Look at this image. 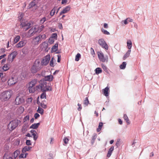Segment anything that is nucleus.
Listing matches in <instances>:
<instances>
[{
    "instance_id": "nucleus-1",
    "label": "nucleus",
    "mask_w": 159,
    "mask_h": 159,
    "mask_svg": "<svg viewBox=\"0 0 159 159\" xmlns=\"http://www.w3.org/2000/svg\"><path fill=\"white\" fill-rule=\"evenodd\" d=\"M42 67L40 61L39 60L37 59L32 66L30 71L32 73H35L39 71Z\"/></svg>"
},
{
    "instance_id": "nucleus-2",
    "label": "nucleus",
    "mask_w": 159,
    "mask_h": 159,
    "mask_svg": "<svg viewBox=\"0 0 159 159\" xmlns=\"http://www.w3.org/2000/svg\"><path fill=\"white\" fill-rule=\"evenodd\" d=\"M12 95V92L9 90L2 92L0 95V98L2 101H5L8 100Z\"/></svg>"
},
{
    "instance_id": "nucleus-3",
    "label": "nucleus",
    "mask_w": 159,
    "mask_h": 159,
    "mask_svg": "<svg viewBox=\"0 0 159 159\" xmlns=\"http://www.w3.org/2000/svg\"><path fill=\"white\" fill-rule=\"evenodd\" d=\"M47 83L45 81L41 82L39 85L36 86V88L38 90L44 92L52 91V88L49 86H47Z\"/></svg>"
},
{
    "instance_id": "nucleus-4",
    "label": "nucleus",
    "mask_w": 159,
    "mask_h": 159,
    "mask_svg": "<svg viewBox=\"0 0 159 159\" xmlns=\"http://www.w3.org/2000/svg\"><path fill=\"white\" fill-rule=\"evenodd\" d=\"M37 84V80L34 79L32 80L27 85L29 92L30 93H34L37 90L36 86L35 87V85Z\"/></svg>"
},
{
    "instance_id": "nucleus-5",
    "label": "nucleus",
    "mask_w": 159,
    "mask_h": 159,
    "mask_svg": "<svg viewBox=\"0 0 159 159\" xmlns=\"http://www.w3.org/2000/svg\"><path fill=\"white\" fill-rule=\"evenodd\" d=\"M20 121L19 120H14L10 122L8 125V128L10 131L15 129L20 123Z\"/></svg>"
},
{
    "instance_id": "nucleus-6",
    "label": "nucleus",
    "mask_w": 159,
    "mask_h": 159,
    "mask_svg": "<svg viewBox=\"0 0 159 159\" xmlns=\"http://www.w3.org/2000/svg\"><path fill=\"white\" fill-rule=\"evenodd\" d=\"M46 38V36L45 34H40L33 38L32 43L34 45H38L41 42L42 40H44Z\"/></svg>"
},
{
    "instance_id": "nucleus-7",
    "label": "nucleus",
    "mask_w": 159,
    "mask_h": 159,
    "mask_svg": "<svg viewBox=\"0 0 159 159\" xmlns=\"http://www.w3.org/2000/svg\"><path fill=\"white\" fill-rule=\"evenodd\" d=\"M25 102V99L24 97L20 93L18 94L16 98L15 104L16 105H20L24 103Z\"/></svg>"
},
{
    "instance_id": "nucleus-8",
    "label": "nucleus",
    "mask_w": 159,
    "mask_h": 159,
    "mask_svg": "<svg viewBox=\"0 0 159 159\" xmlns=\"http://www.w3.org/2000/svg\"><path fill=\"white\" fill-rule=\"evenodd\" d=\"M32 147L26 146L23 148L22 150V153L20 155L19 157L20 158H25L26 157L28 153L26 152L29 151L31 149Z\"/></svg>"
},
{
    "instance_id": "nucleus-9",
    "label": "nucleus",
    "mask_w": 159,
    "mask_h": 159,
    "mask_svg": "<svg viewBox=\"0 0 159 159\" xmlns=\"http://www.w3.org/2000/svg\"><path fill=\"white\" fill-rule=\"evenodd\" d=\"M18 78L16 76L14 75L8 80L7 82L8 84L10 86L16 84L18 81Z\"/></svg>"
},
{
    "instance_id": "nucleus-10",
    "label": "nucleus",
    "mask_w": 159,
    "mask_h": 159,
    "mask_svg": "<svg viewBox=\"0 0 159 159\" xmlns=\"http://www.w3.org/2000/svg\"><path fill=\"white\" fill-rule=\"evenodd\" d=\"M37 32L38 30H37L36 27H33L29 30L25 36L27 38H30L34 35Z\"/></svg>"
},
{
    "instance_id": "nucleus-11",
    "label": "nucleus",
    "mask_w": 159,
    "mask_h": 159,
    "mask_svg": "<svg viewBox=\"0 0 159 159\" xmlns=\"http://www.w3.org/2000/svg\"><path fill=\"white\" fill-rule=\"evenodd\" d=\"M17 54V52L16 51H14L10 54L8 56L7 59L8 62L10 63L12 62Z\"/></svg>"
},
{
    "instance_id": "nucleus-12",
    "label": "nucleus",
    "mask_w": 159,
    "mask_h": 159,
    "mask_svg": "<svg viewBox=\"0 0 159 159\" xmlns=\"http://www.w3.org/2000/svg\"><path fill=\"white\" fill-rule=\"evenodd\" d=\"M50 59V56L49 55H48L45 56L42 59L41 62H40L41 64L42 65V66H46L48 63Z\"/></svg>"
},
{
    "instance_id": "nucleus-13",
    "label": "nucleus",
    "mask_w": 159,
    "mask_h": 159,
    "mask_svg": "<svg viewBox=\"0 0 159 159\" xmlns=\"http://www.w3.org/2000/svg\"><path fill=\"white\" fill-rule=\"evenodd\" d=\"M20 25L21 28L26 31L30 27L31 24L27 21H22L21 22Z\"/></svg>"
},
{
    "instance_id": "nucleus-14",
    "label": "nucleus",
    "mask_w": 159,
    "mask_h": 159,
    "mask_svg": "<svg viewBox=\"0 0 159 159\" xmlns=\"http://www.w3.org/2000/svg\"><path fill=\"white\" fill-rule=\"evenodd\" d=\"M98 43L99 45L103 48H104L106 50L108 49V46L103 39H99L98 40Z\"/></svg>"
},
{
    "instance_id": "nucleus-15",
    "label": "nucleus",
    "mask_w": 159,
    "mask_h": 159,
    "mask_svg": "<svg viewBox=\"0 0 159 159\" xmlns=\"http://www.w3.org/2000/svg\"><path fill=\"white\" fill-rule=\"evenodd\" d=\"M26 44L25 40H21L16 45V47L17 48H21L24 46Z\"/></svg>"
},
{
    "instance_id": "nucleus-16",
    "label": "nucleus",
    "mask_w": 159,
    "mask_h": 159,
    "mask_svg": "<svg viewBox=\"0 0 159 159\" xmlns=\"http://www.w3.org/2000/svg\"><path fill=\"white\" fill-rule=\"evenodd\" d=\"M98 56L100 61L102 62H104L106 61V59L102 53L101 52H98Z\"/></svg>"
},
{
    "instance_id": "nucleus-17",
    "label": "nucleus",
    "mask_w": 159,
    "mask_h": 159,
    "mask_svg": "<svg viewBox=\"0 0 159 159\" xmlns=\"http://www.w3.org/2000/svg\"><path fill=\"white\" fill-rule=\"evenodd\" d=\"M70 7L68 6L66 7L63 10L61 11L60 13V15H61L62 14H65L67 13L69 11L70 9Z\"/></svg>"
},
{
    "instance_id": "nucleus-18",
    "label": "nucleus",
    "mask_w": 159,
    "mask_h": 159,
    "mask_svg": "<svg viewBox=\"0 0 159 159\" xmlns=\"http://www.w3.org/2000/svg\"><path fill=\"white\" fill-rule=\"evenodd\" d=\"M53 78V75H50L45 76L44 79L45 81H51L52 80Z\"/></svg>"
},
{
    "instance_id": "nucleus-19",
    "label": "nucleus",
    "mask_w": 159,
    "mask_h": 159,
    "mask_svg": "<svg viewBox=\"0 0 159 159\" xmlns=\"http://www.w3.org/2000/svg\"><path fill=\"white\" fill-rule=\"evenodd\" d=\"M30 132L33 137L34 140H36L38 138V136L36 134H37L35 130L32 129L30 131Z\"/></svg>"
},
{
    "instance_id": "nucleus-20",
    "label": "nucleus",
    "mask_w": 159,
    "mask_h": 159,
    "mask_svg": "<svg viewBox=\"0 0 159 159\" xmlns=\"http://www.w3.org/2000/svg\"><path fill=\"white\" fill-rule=\"evenodd\" d=\"M131 51L130 50H129L127 51V52L124 56V57L123 58V60H125L126 58L128 57L129 56L131 52Z\"/></svg>"
},
{
    "instance_id": "nucleus-21",
    "label": "nucleus",
    "mask_w": 159,
    "mask_h": 159,
    "mask_svg": "<svg viewBox=\"0 0 159 159\" xmlns=\"http://www.w3.org/2000/svg\"><path fill=\"white\" fill-rule=\"evenodd\" d=\"M40 125V123H34L32 124L30 127V129H37L39 126Z\"/></svg>"
},
{
    "instance_id": "nucleus-22",
    "label": "nucleus",
    "mask_w": 159,
    "mask_h": 159,
    "mask_svg": "<svg viewBox=\"0 0 159 159\" xmlns=\"http://www.w3.org/2000/svg\"><path fill=\"white\" fill-rule=\"evenodd\" d=\"M37 30H38V32H41L44 28V26L42 25L40 26H36Z\"/></svg>"
},
{
    "instance_id": "nucleus-23",
    "label": "nucleus",
    "mask_w": 159,
    "mask_h": 159,
    "mask_svg": "<svg viewBox=\"0 0 159 159\" xmlns=\"http://www.w3.org/2000/svg\"><path fill=\"white\" fill-rule=\"evenodd\" d=\"M109 90V88L107 87L105 88V89L103 90V93L105 96H107L108 95V92Z\"/></svg>"
},
{
    "instance_id": "nucleus-24",
    "label": "nucleus",
    "mask_w": 159,
    "mask_h": 159,
    "mask_svg": "<svg viewBox=\"0 0 159 159\" xmlns=\"http://www.w3.org/2000/svg\"><path fill=\"white\" fill-rule=\"evenodd\" d=\"M114 150V147H111L109 151H108V152L107 154V157H110L111 154V153Z\"/></svg>"
},
{
    "instance_id": "nucleus-25",
    "label": "nucleus",
    "mask_w": 159,
    "mask_h": 159,
    "mask_svg": "<svg viewBox=\"0 0 159 159\" xmlns=\"http://www.w3.org/2000/svg\"><path fill=\"white\" fill-rule=\"evenodd\" d=\"M20 153V151L19 150H17L14 152L13 155V157L15 159L18 156Z\"/></svg>"
},
{
    "instance_id": "nucleus-26",
    "label": "nucleus",
    "mask_w": 159,
    "mask_h": 159,
    "mask_svg": "<svg viewBox=\"0 0 159 159\" xmlns=\"http://www.w3.org/2000/svg\"><path fill=\"white\" fill-rule=\"evenodd\" d=\"M58 44L56 43L52 48V50L53 52L56 51L58 49Z\"/></svg>"
},
{
    "instance_id": "nucleus-27",
    "label": "nucleus",
    "mask_w": 159,
    "mask_h": 159,
    "mask_svg": "<svg viewBox=\"0 0 159 159\" xmlns=\"http://www.w3.org/2000/svg\"><path fill=\"white\" fill-rule=\"evenodd\" d=\"M124 118L125 120L126 121L127 124L128 125H129L130 123V122L128 119V118L126 114H124Z\"/></svg>"
},
{
    "instance_id": "nucleus-28",
    "label": "nucleus",
    "mask_w": 159,
    "mask_h": 159,
    "mask_svg": "<svg viewBox=\"0 0 159 159\" xmlns=\"http://www.w3.org/2000/svg\"><path fill=\"white\" fill-rule=\"evenodd\" d=\"M103 123L102 122H100L98 125V128L97 129V132H99L103 126Z\"/></svg>"
},
{
    "instance_id": "nucleus-29",
    "label": "nucleus",
    "mask_w": 159,
    "mask_h": 159,
    "mask_svg": "<svg viewBox=\"0 0 159 159\" xmlns=\"http://www.w3.org/2000/svg\"><path fill=\"white\" fill-rule=\"evenodd\" d=\"M37 111L38 112L40 113L41 115H43V110L40 107H39Z\"/></svg>"
},
{
    "instance_id": "nucleus-30",
    "label": "nucleus",
    "mask_w": 159,
    "mask_h": 159,
    "mask_svg": "<svg viewBox=\"0 0 159 159\" xmlns=\"http://www.w3.org/2000/svg\"><path fill=\"white\" fill-rule=\"evenodd\" d=\"M95 73L96 74H98L102 72V70L101 68L98 67L95 70Z\"/></svg>"
},
{
    "instance_id": "nucleus-31",
    "label": "nucleus",
    "mask_w": 159,
    "mask_h": 159,
    "mask_svg": "<svg viewBox=\"0 0 159 159\" xmlns=\"http://www.w3.org/2000/svg\"><path fill=\"white\" fill-rule=\"evenodd\" d=\"M126 63L125 62H123L122 64L120 65V68L121 69H124L126 66Z\"/></svg>"
},
{
    "instance_id": "nucleus-32",
    "label": "nucleus",
    "mask_w": 159,
    "mask_h": 159,
    "mask_svg": "<svg viewBox=\"0 0 159 159\" xmlns=\"http://www.w3.org/2000/svg\"><path fill=\"white\" fill-rule=\"evenodd\" d=\"M127 44L128 48L129 50H130L132 47V42L130 40H128L127 42Z\"/></svg>"
},
{
    "instance_id": "nucleus-33",
    "label": "nucleus",
    "mask_w": 159,
    "mask_h": 159,
    "mask_svg": "<svg viewBox=\"0 0 159 159\" xmlns=\"http://www.w3.org/2000/svg\"><path fill=\"white\" fill-rule=\"evenodd\" d=\"M18 110L20 113H22L24 111V109L23 107L20 106L18 108Z\"/></svg>"
},
{
    "instance_id": "nucleus-34",
    "label": "nucleus",
    "mask_w": 159,
    "mask_h": 159,
    "mask_svg": "<svg viewBox=\"0 0 159 159\" xmlns=\"http://www.w3.org/2000/svg\"><path fill=\"white\" fill-rule=\"evenodd\" d=\"M81 58V55L79 53H78L75 56V61H78Z\"/></svg>"
},
{
    "instance_id": "nucleus-35",
    "label": "nucleus",
    "mask_w": 159,
    "mask_h": 159,
    "mask_svg": "<svg viewBox=\"0 0 159 159\" xmlns=\"http://www.w3.org/2000/svg\"><path fill=\"white\" fill-rule=\"evenodd\" d=\"M9 68V66L7 64H5L3 66L2 69L5 71H6L8 70Z\"/></svg>"
},
{
    "instance_id": "nucleus-36",
    "label": "nucleus",
    "mask_w": 159,
    "mask_h": 159,
    "mask_svg": "<svg viewBox=\"0 0 159 159\" xmlns=\"http://www.w3.org/2000/svg\"><path fill=\"white\" fill-rule=\"evenodd\" d=\"M20 36H17L14 39V43H17L20 40Z\"/></svg>"
},
{
    "instance_id": "nucleus-37",
    "label": "nucleus",
    "mask_w": 159,
    "mask_h": 159,
    "mask_svg": "<svg viewBox=\"0 0 159 159\" xmlns=\"http://www.w3.org/2000/svg\"><path fill=\"white\" fill-rule=\"evenodd\" d=\"M35 5L36 3L34 1H33L30 3L28 7L29 8H30L35 6Z\"/></svg>"
},
{
    "instance_id": "nucleus-38",
    "label": "nucleus",
    "mask_w": 159,
    "mask_h": 159,
    "mask_svg": "<svg viewBox=\"0 0 159 159\" xmlns=\"http://www.w3.org/2000/svg\"><path fill=\"white\" fill-rule=\"evenodd\" d=\"M89 102L88 98H85V99L84 100V104L86 106H87L89 104Z\"/></svg>"
},
{
    "instance_id": "nucleus-39",
    "label": "nucleus",
    "mask_w": 159,
    "mask_h": 159,
    "mask_svg": "<svg viewBox=\"0 0 159 159\" xmlns=\"http://www.w3.org/2000/svg\"><path fill=\"white\" fill-rule=\"evenodd\" d=\"M56 11L55 7L53 8L50 12V15L51 16H53L55 14Z\"/></svg>"
},
{
    "instance_id": "nucleus-40",
    "label": "nucleus",
    "mask_w": 159,
    "mask_h": 159,
    "mask_svg": "<svg viewBox=\"0 0 159 159\" xmlns=\"http://www.w3.org/2000/svg\"><path fill=\"white\" fill-rule=\"evenodd\" d=\"M101 31L102 32L105 34L109 35L110 34V33L108 31L103 29H102Z\"/></svg>"
},
{
    "instance_id": "nucleus-41",
    "label": "nucleus",
    "mask_w": 159,
    "mask_h": 159,
    "mask_svg": "<svg viewBox=\"0 0 159 159\" xmlns=\"http://www.w3.org/2000/svg\"><path fill=\"white\" fill-rule=\"evenodd\" d=\"M29 115H26L25 117L23 119V121L24 122H26L27 121H28L29 120Z\"/></svg>"
},
{
    "instance_id": "nucleus-42",
    "label": "nucleus",
    "mask_w": 159,
    "mask_h": 159,
    "mask_svg": "<svg viewBox=\"0 0 159 159\" xmlns=\"http://www.w3.org/2000/svg\"><path fill=\"white\" fill-rule=\"evenodd\" d=\"M23 16H24L23 14L22 13H20L19 15V16H18V20H19L21 21V20L22 19Z\"/></svg>"
},
{
    "instance_id": "nucleus-43",
    "label": "nucleus",
    "mask_w": 159,
    "mask_h": 159,
    "mask_svg": "<svg viewBox=\"0 0 159 159\" xmlns=\"http://www.w3.org/2000/svg\"><path fill=\"white\" fill-rule=\"evenodd\" d=\"M40 98H46V93L45 92H43L42 93L40 96Z\"/></svg>"
},
{
    "instance_id": "nucleus-44",
    "label": "nucleus",
    "mask_w": 159,
    "mask_h": 159,
    "mask_svg": "<svg viewBox=\"0 0 159 159\" xmlns=\"http://www.w3.org/2000/svg\"><path fill=\"white\" fill-rule=\"evenodd\" d=\"M40 106L43 108H46L47 107L46 104L44 103L43 102H41L40 104Z\"/></svg>"
},
{
    "instance_id": "nucleus-45",
    "label": "nucleus",
    "mask_w": 159,
    "mask_h": 159,
    "mask_svg": "<svg viewBox=\"0 0 159 159\" xmlns=\"http://www.w3.org/2000/svg\"><path fill=\"white\" fill-rule=\"evenodd\" d=\"M46 20V18L44 17L41 19L40 20V22L41 24H43Z\"/></svg>"
},
{
    "instance_id": "nucleus-46",
    "label": "nucleus",
    "mask_w": 159,
    "mask_h": 159,
    "mask_svg": "<svg viewBox=\"0 0 159 159\" xmlns=\"http://www.w3.org/2000/svg\"><path fill=\"white\" fill-rule=\"evenodd\" d=\"M32 100V97L28 98L26 100V101L28 103H31Z\"/></svg>"
},
{
    "instance_id": "nucleus-47",
    "label": "nucleus",
    "mask_w": 159,
    "mask_h": 159,
    "mask_svg": "<svg viewBox=\"0 0 159 159\" xmlns=\"http://www.w3.org/2000/svg\"><path fill=\"white\" fill-rule=\"evenodd\" d=\"M53 60H54V58H53V57H52V58L50 62V65L51 66H54V65H53L54 64H53Z\"/></svg>"
},
{
    "instance_id": "nucleus-48",
    "label": "nucleus",
    "mask_w": 159,
    "mask_h": 159,
    "mask_svg": "<svg viewBox=\"0 0 159 159\" xmlns=\"http://www.w3.org/2000/svg\"><path fill=\"white\" fill-rule=\"evenodd\" d=\"M26 143L27 145L30 146L31 145V141L29 140H27L26 142Z\"/></svg>"
},
{
    "instance_id": "nucleus-49",
    "label": "nucleus",
    "mask_w": 159,
    "mask_h": 159,
    "mask_svg": "<svg viewBox=\"0 0 159 159\" xmlns=\"http://www.w3.org/2000/svg\"><path fill=\"white\" fill-rule=\"evenodd\" d=\"M91 53L93 57H94L95 54V52L93 49L92 48H91Z\"/></svg>"
},
{
    "instance_id": "nucleus-50",
    "label": "nucleus",
    "mask_w": 159,
    "mask_h": 159,
    "mask_svg": "<svg viewBox=\"0 0 159 159\" xmlns=\"http://www.w3.org/2000/svg\"><path fill=\"white\" fill-rule=\"evenodd\" d=\"M5 52V49L4 48H2L0 49V54L4 53Z\"/></svg>"
},
{
    "instance_id": "nucleus-51",
    "label": "nucleus",
    "mask_w": 159,
    "mask_h": 159,
    "mask_svg": "<svg viewBox=\"0 0 159 159\" xmlns=\"http://www.w3.org/2000/svg\"><path fill=\"white\" fill-rule=\"evenodd\" d=\"M40 116L39 115L38 113H36L34 114V117L35 119H37Z\"/></svg>"
},
{
    "instance_id": "nucleus-52",
    "label": "nucleus",
    "mask_w": 159,
    "mask_h": 159,
    "mask_svg": "<svg viewBox=\"0 0 159 159\" xmlns=\"http://www.w3.org/2000/svg\"><path fill=\"white\" fill-rule=\"evenodd\" d=\"M69 141V139H68L67 138H65L64 139V143L66 144L68 143Z\"/></svg>"
},
{
    "instance_id": "nucleus-53",
    "label": "nucleus",
    "mask_w": 159,
    "mask_h": 159,
    "mask_svg": "<svg viewBox=\"0 0 159 159\" xmlns=\"http://www.w3.org/2000/svg\"><path fill=\"white\" fill-rule=\"evenodd\" d=\"M97 138V134H94L93 135L92 137V140H95V139Z\"/></svg>"
},
{
    "instance_id": "nucleus-54",
    "label": "nucleus",
    "mask_w": 159,
    "mask_h": 159,
    "mask_svg": "<svg viewBox=\"0 0 159 159\" xmlns=\"http://www.w3.org/2000/svg\"><path fill=\"white\" fill-rule=\"evenodd\" d=\"M67 2V0H62L61 4H66Z\"/></svg>"
},
{
    "instance_id": "nucleus-55",
    "label": "nucleus",
    "mask_w": 159,
    "mask_h": 159,
    "mask_svg": "<svg viewBox=\"0 0 159 159\" xmlns=\"http://www.w3.org/2000/svg\"><path fill=\"white\" fill-rule=\"evenodd\" d=\"M57 57H58V58H57V62H60V61H61V55H57Z\"/></svg>"
},
{
    "instance_id": "nucleus-56",
    "label": "nucleus",
    "mask_w": 159,
    "mask_h": 159,
    "mask_svg": "<svg viewBox=\"0 0 159 159\" xmlns=\"http://www.w3.org/2000/svg\"><path fill=\"white\" fill-rule=\"evenodd\" d=\"M78 106L79 107L78 108V110L79 111H80L82 109L81 105L79 103H78Z\"/></svg>"
},
{
    "instance_id": "nucleus-57",
    "label": "nucleus",
    "mask_w": 159,
    "mask_h": 159,
    "mask_svg": "<svg viewBox=\"0 0 159 159\" xmlns=\"http://www.w3.org/2000/svg\"><path fill=\"white\" fill-rule=\"evenodd\" d=\"M122 22H123L124 24L125 25H126L128 23V21L127 20V19L124 20H123Z\"/></svg>"
},
{
    "instance_id": "nucleus-58",
    "label": "nucleus",
    "mask_w": 159,
    "mask_h": 159,
    "mask_svg": "<svg viewBox=\"0 0 159 159\" xmlns=\"http://www.w3.org/2000/svg\"><path fill=\"white\" fill-rule=\"evenodd\" d=\"M127 20L128 22H132L133 21V20L130 18H127Z\"/></svg>"
},
{
    "instance_id": "nucleus-59",
    "label": "nucleus",
    "mask_w": 159,
    "mask_h": 159,
    "mask_svg": "<svg viewBox=\"0 0 159 159\" xmlns=\"http://www.w3.org/2000/svg\"><path fill=\"white\" fill-rule=\"evenodd\" d=\"M6 54H4L2 55H1L0 56V60L4 57H6Z\"/></svg>"
},
{
    "instance_id": "nucleus-60",
    "label": "nucleus",
    "mask_w": 159,
    "mask_h": 159,
    "mask_svg": "<svg viewBox=\"0 0 159 159\" xmlns=\"http://www.w3.org/2000/svg\"><path fill=\"white\" fill-rule=\"evenodd\" d=\"M104 27L105 28H107L108 27V26L107 24V23H104Z\"/></svg>"
},
{
    "instance_id": "nucleus-61",
    "label": "nucleus",
    "mask_w": 159,
    "mask_h": 159,
    "mask_svg": "<svg viewBox=\"0 0 159 159\" xmlns=\"http://www.w3.org/2000/svg\"><path fill=\"white\" fill-rule=\"evenodd\" d=\"M118 122L120 125H122V121L120 119H118Z\"/></svg>"
},
{
    "instance_id": "nucleus-62",
    "label": "nucleus",
    "mask_w": 159,
    "mask_h": 159,
    "mask_svg": "<svg viewBox=\"0 0 159 159\" xmlns=\"http://www.w3.org/2000/svg\"><path fill=\"white\" fill-rule=\"evenodd\" d=\"M102 68L104 70H107V68L106 67V66H105V65H102Z\"/></svg>"
},
{
    "instance_id": "nucleus-63",
    "label": "nucleus",
    "mask_w": 159,
    "mask_h": 159,
    "mask_svg": "<svg viewBox=\"0 0 159 159\" xmlns=\"http://www.w3.org/2000/svg\"><path fill=\"white\" fill-rule=\"evenodd\" d=\"M34 118H32L30 120V122L31 123H33L34 122Z\"/></svg>"
},
{
    "instance_id": "nucleus-64",
    "label": "nucleus",
    "mask_w": 159,
    "mask_h": 159,
    "mask_svg": "<svg viewBox=\"0 0 159 159\" xmlns=\"http://www.w3.org/2000/svg\"><path fill=\"white\" fill-rule=\"evenodd\" d=\"M94 114L96 115L97 116H98V113L96 111H94Z\"/></svg>"
}]
</instances>
